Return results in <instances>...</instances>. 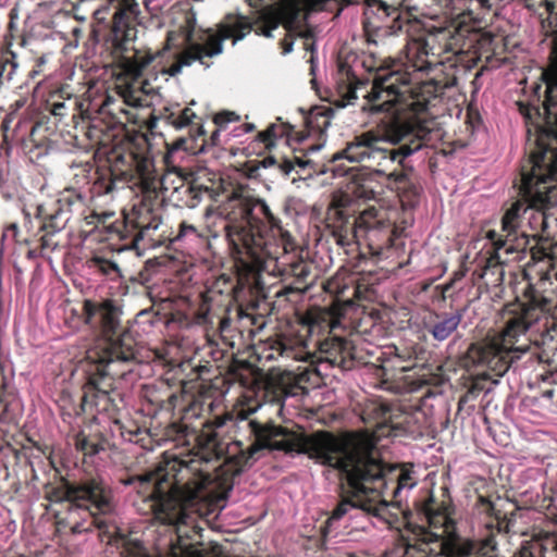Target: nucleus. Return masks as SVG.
<instances>
[{"label": "nucleus", "mask_w": 557, "mask_h": 557, "mask_svg": "<svg viewBox=\"0 0 557 557\" xmlns=\"http://www.w3.org/2000/svg\"><path fill=\"white\" fill-rule=\"evenodd\" d=\"M256 442L247 449L246 463L259 458L268 448L285 453L306 454L317 462L338 469L346 478L347 488L333 510L331 521L338 520L350 510H362L385 518L388 503L383 499L387 486L386 469L376 459L371 440L363 435L337 437L320 431L307 435L276 425L263 426L250 420Z\"/></svg>", "instance_id": "obj_1"}, {"label": "nucleus", "mask_w": 557, "mask_h": 557, "mask_svg": "<svg viewBox=\"0 0 557 557\" xmlns=\"http://www.w3.org/2000/svg\"><path fill=\"white\" fill-rule=\"evenodd\" d=\"M456 9L460 10L457 18L444 27H434L425 38L414 39L407 47V70H394L379 74L372 83L371 90L364 98V110L371 113H391L380 125L379 132L392 121H398L406 131L399 140L401 145L421 143V148L428 146L436 135L419 114L426 109V104L416 99L411 92L410 84L413 81L409 69L413 72H429L434 65L441 64L438 57L442 53H462L472 46L476 36V24L480 21L478 10L469 12V1L454 0Z\"/></svg>", "instance_id": "obj_2"}, {"label": "nucleus", "mask_w": 557, "mask_h": 557, "mask_svg": "<svg viewBox=\"0 0 557 557\" xmlns=\"http://www.w3.org/2000/svg\"><path fill=\"white\" fill-rule=\"evenodd\" d=\"M545 100L542 107L517 102L524 117L530 150L521 170L520 195L528 202L527 233L534 237L547 227L546 211L557 205V41L542 71Z\"/></svg>", "instance_id": "obj_3"}, {"label": "nucleus", "mask_w": 557, "mask_h": 557, "mask_svg": "<svg viewBox=\"0 0 557 557\" xmlns=\"http://www.w3.org/2000/svg\"><path fill=\"white\" fill-rule=\"evenodd\" d=\"M212 483L210 474L199 470L196 461L186 463L176 457H164L154 471L131 476L125 485H135L156 520L180 528L188 524L191 512L199 511V504L206 500V491Z\"/></svg>", "instance_id": "obj_4"}, {"label": "nucleus", "mask_w": 557, "mask_h": 557, "mask_svg": "<svg viewBox=\"0 0 557 557\" xmlns=\"http://www.w3.org/2000/svg\"><path fill=\"white\" fill-rule=\"evenodd\" d=\"M225 216L227 238L238 253L248 255L253 261L278 260L294 251L296 244L282 221L269 205L253 198L244 187H237L220 206Z\"/></svg>", "instance_id": "obj_5"}, {"label": "nucleus", "mask_w": 557, "mask_h": 557, "mask_svg": "<svg viewBox=\"0 0 557 557\" xmlns=\"http://www.w3.org/2000/svg\"><path fill=\"white\" fill-rule=\"evenodd\" d=\"M405 133L404 126L398 121H392L383 127V134L369 131L357 135L342 151L332 154L327 163H322L310 157L323 147V144H318L307 147L306 153L302 156L285 158L280 163V170L284 175H288L297 165L302 170L311 168L315 173L332 172L334 175H341V170L334 163L342 159L356 163L369 162L382 168L395 162L401 165L409 156L421 149V143L400 145L393 149L384 148L381 144L398 145Z\"/></svg>", "instance_id": "obj_6"}, {"label": "nucleus", "mask_w": 557, "mask_h": 557, "mask_svg": "<svg viewBox=\"0 0 557 557\" xmlns=\"http://www.w3.org/2000/svg\"><path fill=\"white\" fill-rule=\"evenodd\" d=\"M428 525H418L407 549L416 557H493L495 541L488 536L480 541L459 539L456 522L449 509L430 499L421 510Z\"/></svg>", "instance_id": "obj_7"}, {"label": "nucleus", "mask_w": 557, "mask_h": 557, "mask_svg": "<svg viewBox=\"0 0 557 557\" xmlns=\"http://www.w3.org/2000/svg\"><path fill=\"white\" fill-rule=\"evenodd\" d=\"M540 311L523 304H517L508 311L505 327L497 337L472 344L468 355L473 363L504 375L509 368L531 348L530 329L539 320Z\"/></svg>", "instance_id": "obj_8"}, {"label": "nucleus", "mask_w": 557, "mask_h": 557, "mask_svg": "<svg viewBox=\"0 0 557 557\" xmlns=\"http://www.w3.org/2000/svg\"><path fill=\"white\" fill-rule=\"evenodd\" d=\"M252 29V25L245 16L228 15L221 23L218 32L212 29H197L196 15L189 12L185 16V26L182 28L186 47L175 53L174 61L169 66H163L161 73L169 76L178 75L183 67L190 66L199 61L203 64L205 58H212L222 53V42L233 39L234 42L243 39Z\"/></svg>", "instance_id": "obj_9"}, {"label": "nucleus", "mask_w": 557, "mask_h": 557, "mask_svg": "<svg viewBox=\"0 0 557 557\" xmlns=\"http://www.w3.org/2000/svg\"><path fill=\"white\" fill-rule=\"evenodd\" d=\"M333 2L342 7L364 5V15L376 16L384 21L387 17L397 16L396 7L383 0H280L276 4L265 7L260 14V26L256 33L264 37H272V30L282 24L287 30L301 27L306 20V11L327 10Z\"/></svg>", "instance_id": "obj_10"}, {"label": "nucleus", "mask_w": 557, "mask_h": 557, "mask_svg": "<svg viewBox=\"0 0 557 557\" xmlns=\"http://www.w3.org/2000/svg\"><path fill=\"white\" fill-rule=\"evenodd\" d=\"M85 323L103 335L101 351L88 349L86 358L91 362L111 364L114 362H129L136 358V343L131 332L125 331L116 338L113 335L120 326V308L113 300L101 302L85 300L83 305Z\"/></svg>", "instance_id": "obj_11"}, {"label": "nucleus", "mask_w": 557, "mask_h": 557, "mask_svg": "<svg viewBox=\"0 0 557 557\" xmlns=\"http://www.w3.org/2000/svg\"><path fill=\"white\" fill-rule=\"evenodd\" d=\"M528 202L524 198L515 201L505 212L502 219V233L488 232V238L493 243V251L485 259L483 274L488 272L503 276V264L511 253H519L527 250L530 237L534 235L527 233Z\"/></svg>", "instance_id": "obj_12"}, {"label": "nucleus", "mask_w": 557, "mask_h": 557, "mask_svg": "<svg viewBox=\"0 0 557 557\" xmlns=\"http://www.w3.org/2000/svg\"><path fill=\"white\" fill-rule=\"evenodd\" d=\"M52 499L57 502L66 500L71 504L70 519L82 510L90 519V523L73 521L71 527L73 533L86 532L92 524L101 527L98 515H107L113 510V497L111 488L99 479H90L81 485H70L55 490Z\"/></svg>", "instance_id": "obj_13"}, {"label": "nucleus", "mask_w": 557, "mask_h": 557, "mask_svg": "<svg viewBox=\"0 0 557 557\" xmlns=\"http://www.w3.org/2000/svg\"><path fill=\"white\" fill-rule=\"evenodd\" d=\"M233 420H247V412L240 409L233 413H226L221 417H214L212 420H208L203 424V430L199 435V440L207 448L214 450L218 457H220L223 454L224 447L218 441L216 430L226 425L227 422H231Z\"/></svg>", "instance_id": "obj_14"}, {"label": "nucleus", "mask_w": 557, "mask_h": 557, "mask_svg": "<svg viewBox=\"0 0 557 557\" xmlns=\"http://www.w3.org/2000/svg\"><path fill=\"white\" fill-rule=\"evenodd\" d=\"M355 224L359 234L364 232L370 236V238H372L384 233L388 238L391 223L387 220L386 212L384 210H377L374 207L368 208L355 220Z\"/></svg>", "instance_id": "obj_15"}, {"label": "nucleus", "mask_w": 557, "mask_h": 557, "mask_svg": "<svg viewBox=\"0 0 557 557\" xmlns=\"http://www.w3.org/2000/svg\"><path fill=\"white\" fill-rule=\"evenodd\" d=\"M462 312L435 313L434 320L424 322L425 330L436 342H444L457 331L462 321Z\"/></svg>", "instance_id": "obj_16"}, {"label": "nucleus", "mask_w": 557, "mask_h": 557, "mask_svg": "<svg viewBox=\"0 0 557 557\" xmlns=\"http://www.w3.org/2000/svg\"><path fill=\"white\" fill-rule=\"evenodd\" d=\"M348 343L342 337L326 338L320 344V352L325 355L327 360L333 366H339L344 361L343 354L347 350Z\"/></svg>", "instance_id": "obj_17"}, {"label": "nucleus", "mask_w": 557, "mask_h": 557, "mask_svg": "<svg viewBox=\"0 0 557 557\" xmlns=\"http://www.w3.org/2000/svg\"><path fill=\"white\" fill-rule=\"evenodd\" d=\"M97 363V374L90 375L88 383L86 385V394H90L91 391L96 392V395H108L112 389V382L108 377L107 367L109 364L106 363Z\"/></svg>", "instance_id": "obj_18"}, {"label": "nucleus", "mask_w": 557, "mask_h": 557, "mask_svg": "<svg viewBox=\"0 0 557 557\" xmlns=\"http://www.w3.org/2000/svg\"><path fill=\"white\" fill-rule=\"evenodd\" d=\"M181 185L174 188V191L181 195L184 206L195 208L201 201L202 195L209 193V188L202 185H190L180 180Z\"/></svg>", "instance_id": "obj_19"}, {"label": "nucleus", "mask_w": 557, "mask_h": 557, "mask_svg": "<svg viewBox=\"0 0 557 557\" xmlns=\"http://www.w3.org/2000/svg\"><path fill=\"white\" fill-rule=\"evenodd\" d=\"M38 215L44 220L45 227H49L52 231L62 230L69 220L67 212L59 207L50 213L46 212L42 207H39Z\"/></svg>", "instance_id": "obj_20"}, {"label": "nucleus", "mask_w": 557, "mask_h": 557, "mask_svg": "<svg viewBox=\"0 0 557 557\" xmlns=\"http://www.w3.org/2000/svg\"><path fill=\"white\" fill-rule=\"evenodd\" d=\"M333 235L336 238L337 244L341 246H348L360 236L355 222L349 225L335 227Z\"/></svg>", "instance_id": "obj_21"}, {"label": "nucleus", "mask_w": 557, "mask_h": 557, "mask_svg": "<svg viewBox=\"0 0 557 557\" xmlns=\"http://www.w3.org/2000/svg\"><path fill=\"white\" fill-rule=\"evenodd\" d=\"M396 481L397 485L393 491L395 496H397L401 490H411L417 485V478L413 475L412 469L407 466L400 468Z\"/></svg>", "instance_id": "obj_22"}, {"label": "nucleus", "mask_w": 557, "mask_h": 557, "mask_svg": "<svg viewBox=\"0 0 557 557\" xmlns=\"http://www.w3.org/2000/svg\"><path fill=\"white\" fill-rule=\"evenodd\" d=\"M307 124L310 131H318L322 134L331 124L327 111L312 112L307 120Z\"/></svg>", "instance_id": "obj_23"}, {"label": "nucleus", "mask_w": 557, "mask_h": 557, "mask_svg": "<svg viewBox=\"0 0 557 557\" xmlns=\"http://www.w3.org/2000/svg\"><path fill=\"white\" fill-rule=\"evenodd\" d=\"M90 267L101 272L104 275L119 273V267L115 262L104 259L102 257H94L90 260Z\"/></svg>", "instance_id": "obj_24"}, {"label": "nucleus", "mask_w": 557, "mask_h": 557, "mask_svg": "<svg viewBox=\"0 0 557 557\" xmlns=\"http://www.w3.org/2000/svg\"><path fill=\"white\" fill-rule=\"evenodd\" d=\"M75 445L78 450L89 456L98 454L101 449L99 444L90 442L85 436H77Z\"/></svg>", "instance_id": "obj_25"}, {"label": "nucleus", "mask_w": 557, "mask_h": 557, "mask_svg": "<svg viewBox=\"0 0 557 557\" xmlns=\"http://www.w3.org/2000/svg\"><path fill=\"white\" fill-rule=\"evenodd\" d=\"M194 117H195L194 111L189 108H185L184 110H182L180 115L174 119L173 124L177 128H183V127H186L187 125H189Z\"/></svg>", "instance_id": "obj_26"}, {"label": "nucleus", "mask_w": 557, "mask_h": 557, "mask_svg": "<svg viewBox=\"0 0 557 557\" xmlns=\"http://www.w3.org/2000/svg\"><path fill=\"white\" fill-rule=\"evenodd\" d=\"M290 273L298 280L304 281L309 275L310 270L302 260H299L290 263Z\"/></svg>", "instance_id": "obj_27"}, {"label": "nucleus", "mask_w": 557, "mask_h": 557, "mask_svg": "<svg viewBox=\"0 0 557 557\" xmlns=\"http://www.w3.org/2000/svg\"><path fill=\"white\" fill-rule=\"evenodd\" d=\"M339 94L342 96L343 107L352 103V101L357 98L356 88L351 84L341 87Z\"/></svg>", "instance_id": "obj_28"}, {"label": "nucleus", "mask_w": 557, "mask_h": 557, "mask_svg": "<svg viewBox=\"0 0 557 557\" xmlns=\"http://www.w3.org/2000/svg\"><path fill=\"white\" fill-rule=\"evenodd\" d=\"M189 236L198 237L199 233H198L197 228L194 225L188 224L186 222L181 223L180 231L176 236V240H180V239H183V238L189 237Z\"/></svg>", "instance_id": "obj_29"}, {"label": "nucleus", "mask_w": 557, "mask_h": 557, "mask_svg": "<svg viewBox=\"0 0 557 557\" xmlns=\"http://www.w3.org/2000/svg\"><path fill=\"white\" fill-rule=\"evenodd\" d=\"M238 115L234 112H221L214 116V123L220 127H223L230 122L238 120Z\"/></svg>", "instance_id": "obj_30"}, {"label": "nucleus", "mask_w": 557, "mask_h": 557, "mask_svg": "<svg viewBox=\"0 0 557 557\" xmlns=\"http://www.w3.org/2000/svg\"><path fill=\"white\" fill-rule=\"evenodd\" d=\"M160 223H161V221L159 218H153L151 222L141 226V232L145 233L149 230L156 231V230H158Z\"/></svg>", "instance_id": "obj_31"}, {"label": "nucleus", "mask_w": 557, "mask_h": 557, "mask_svg": "<svg viewBox=\"0 0 557 557\" xmlns=\"http://www.w3.org/2000/svg\"><path fill=\"white\" fill-rule=\"evenodd\" d=\"M261 163H262V166H263V168H270V166H274V165H276V164L280 166V163H281V162H278V161L276 160V158H274V157L270 156V157H265V158L261 161Z\"/></svg>", "instance_id": "obj_32"}, {"label": "nucleus", "mask_w": 557, "mask_h": 557, "mask_svg": "<svg viewBox=\"0 0 557 557\" xmlns=\"http://www.w3.org/2000/svg\"><path fill=\"white\" fill-rule=\"evenodd\" d=\"M293 45H294L293 40L284 39L282 41L283 53L287 54V53L292 52Z\"/></svg>", "instance_id": "obj_33"}, {"label": "nucleus", "mask_w": 557, "mask_h": 557, "mask_svg": "<svg viewBox=\"0 0 557 557\" xmlns=\"http://www.w3.org/2000/svg\"><path fill=\"white\" fill-rule=\"evenodd\" d=\"M274 129H275V126H271L264 133H262L261 134L262 140L265 143L271 141V138L273 137Z\"/></svg>", "instance_id": "obj_34"}, {"label": "nucleus", "mask_w": 557, "mask_h": 557, "mask_svg": "<svg viewBox=\"0 0 557 557\" xmlns=\"http://www.w3.org/2000/svg\"><path fill=\"white\" fill-rule=\"evenodd\" d=\"M544 5L548 13L553 14L555 13V4L550 0H544Z\"/></svg>", "instance_id": "obj_35"}, {"label": "nucleus", "mask_w": 557, "mask_h": 557, "mask_svg": "<svg viewBox=\"0 0 557 557\" xmlns=\"http://www.w3.org/2000/svg\"><path fill=\"white\" fill-rule=\"evenodd\" d=\"M124 16V13L122 11H119L114 14L113 16V20H114V28H117L119 27V23H120V20H122Z\"/></svg>", "instance_id": "obj_36"}, {"label": "nucleus", "mask_w": 557, "mask_h": 557, "mask_svg": "<svg viewBox=\"0 0 557 557\" xmlns=\"http://www.w3.org/2000/svg\"><path fill=\"white\" fill-rule=\"evenodd\" d=\"M124 97H125V101H126L128 104H131V106L137 107V106H139V104H140L138 99H135V98H133V97H126V96H124Z\"/></svg>", "instance_id": "obj_37"}, {"label": "nucleus", "mask_w": 557, "mask_h": 557, "mask_svg": "<svg viewBox=\"0 0 557 557\" xmlns=\"http://www.w3.org/2000/svg\"><path fill=\"white\" fill-rule=\"evenodd\" d=\"M62 109H64V103H54V104H53V109H52V113H53L54 115L60 114V111H61Z\"/></svg>", "instance_id": "obj_38"}, {"label": "nucleus", "mask_w": 557, "mask_h": 557, "mask_svg": "<svg viewBox=\"0 0 557 557\" xmlns=\"http://www.w3.org/2000/svg\"><path fill=\"white\" fill-rule=\"evenodd\" d=\"M172 40H173V33L169 32L168 33V38H166V47H165V49H170L171 48Z\"/></svg>", "instance_id": "obj_39"}, {"label": "nucleus", "mask_w": 557, "mask_h": 557, "mask_svg": "<svg viewBox=\"0 0 557 557\" xmlns=\"http://www.w3.org/2000/svg\"><path fill=\"white\" fill-rule=\"evenodd\" d=\"M405 177L404 174H389V178H394L395 181H401Z\"/></svg>", "instance_id": "obj_40"}, {"label": "nucleus", "mask_w": 557, "mask_h": 557, "mask_svg": "<svg viewBox=\"0 0 557 557\" xmlns=\"http://www.w3.org/2000/svg\"><path fill=\"white\" fill-rule=\"evenodd\" d=\"M360 197H364L367 199H370L373 197V191L370 190V191H363L362 194L359 195Z\"/></svg>", "instance_id": "obj_41"}, {"label": "nucleus", "mask_w": 557, "mask_h": 557, "mask_svg": "<svg viewBox=\"0 0 557 557\" xmlns=\"http://www.w3.org/2000/svg\"><path fill=\"white\" fill-rule=\"evenodd\" d=\"M154 59L153 55H148L147 58H145L144 62H143V65H147L149 64L150 62H152Z\"/></svg>", "instance_id": "obj_42"}, {"label": "nucleus", "mask_w": 557, "mask_h": 557, "mask_svg": "<svg viewBox=\"0 0 557 557\" xmlns=\"http://www.w3.org/2000/svg\"><path fill=\"white\" fill-rule=\"evenodd\" d=\"M61 201H66L69 205L72 203V201L67 197H63L62 199L59 200V202H61Z\"/></svg>", "instance_id": "obj_43"}, {"label": "nucleus", "mask_w": 557, "mask_h": 557, "mask_svg": "<svg viewBox=\"0 0 557 557\" xmlns=\"http://www.w3.org/2000/svg\"><path fill=\"white\" fill-rule=\"evenodd\" d=\"M111 185H112V184H110V185L107 187V193H110V191H111V189H112V186H111Z\"/></svg>", "instance_id": "obj_44"}, {"label": "nucleus", "mask_w": 557, "mask_h": 557, "mask_svg": "<svg viewBox=\"0 0 557 557\" xmlns=\"http://www.w3.org/2000/svg\"><path fill=\"white\" fill-rule=\"evenodd\" d=\"M379 174H383L384 173V170H377L376 171Z\"/></svg>", "instance_id": "obj_45"}]
</instances>
